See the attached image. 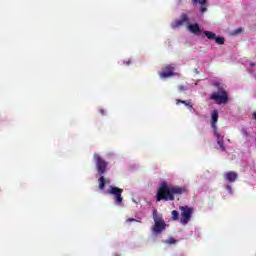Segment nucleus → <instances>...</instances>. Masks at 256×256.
I'll use <instances>...</instances> for the list:
<instances>
[{
    "label": "nucleus",
    "mask_w": 256,
    "mask_h": 256,
    "mask_svg": "<svg viewBox=\"0 0 256 256\" xmlns=\"http://www.w3.org/2000/svg\"><path fill=\"white\" fill-rule=\"evenodd\" d=\"M187 191V187L171 186L167 182H162L156 194V201H175V195H183Z\"/></svg>",
    "instance_id": "nucleus-1"
},
{
    "label": "nucleus",
    "mask_w": 256,
    "mask_h": 256,
    "mask_svg": "<svg viewBox=\"0 0 256 256\" xmlns=\"http://www.w3.org/2000/svg\"><path fill=\"white\" fill-rule=\"evenodd\" d=\"M94 160L96 162V169L98 171V174L101 176L98 179V188L100 191H103L105 189V185H109L111 181L107 180L103 175L107 172V161L103 159L99 154H94Z\"/></svg>",
    "instance_id": "nucleus-2"
},
{
    "label": "nucleus",
    "mask_w": 256,
    "mask_h": 256,
    "mask_svg": "<svg viewBox=\"0 0 256 256\" xmlns=\"http://www.w3.org/2000/svg\"><path fill=\"white\" fill-rule=\"evenodd\" d=\"M152 217L154 221V225L152 226V233H154L155 235H161V233H163V231H165V228L167 227V224L163 219V215L160 214L157 209H154L152 212Z\"/></svg>",
    "instance_id": "nucleus-3"
},
{
    "label": "nucleus",
    "mask_w": 256,
    "mask_h": 256,
    "mask_svg": "<svg viewBox=\"0 0 256 256\" xmlns=\"http://www.w3.org/2000/svg\"><path fill=\"white\" fill-rule=\"evenodd\" d=\"M179 209L181 211L180 223L182 225H187V223L191 221V217H193L194 209L189 206H180Z\"/></svg>",
    "instance_id": "nucleus-4"
},
{
    "label": "nucleus",
    "mask_w": 256,
    "mask_h": 256,
    "mask_svg": "<svg viewBox=\"0 0 256 256\" xmlns=\"http://www.w3.org/2000/svg\"><path fill=\"white\" fill-rule=\"evenodd\" d=\"M107 193H109V195H113L114 196V201L116 203V205H121L123 203V189L119 188L117 186H110Z\"/></svg>",
    "instance_id": "nucleus-5"
},
{
    "label": "nucleus",
    "mask_w": 256,
    "mask_h": 256,
    "mask_svg": "<svg viewBox=\"0 0 256 256\" xmlns=\"http://www.w3.org/2000/svg\"><path fill=\"white\" fill-rule=\"evenodd\" d=\"M210 99L212 101H215L217 105H225L229 102V94H227V91L223 90L220 94L219 93H213L210 95Z\"/></svg>",
    "instance_id": "nucleus-6"
},
{
    "label": "nucleus",
    "mask_w": 256,
    "mask_h": 256,
    "mask_svg": "<svg viewBox=\"0 0 256 256\" xmlns=\"http://www.w3.org/2000/svg\"><path fill=\"white\" fill-rule=\"evenodd\" d=\"M206 37L207 39H209L210 41H212L214 39L215 43H217V45H225V38L223 37H219L217 36L216 33H213L211 31H203L202 32Z\"/></svg>",
    "instance_id": "nucleus-7"
},
{
    "label": "nucleus",
    "mask_w": 256,
    "mask_h": 256,
    "mask_svg": "<svg viewBox=\"0 0 256 256\" xmlns=\"http://www.w3.org/2000/svg\"><path fill=\"white\" fill-rule=\"evenodd\" d=\"M173 71H175V67H173L171 65L165 66L163 71L159 74L160 78L161 79H168V77H173V75H175V73Z\"/></svg>",
    "instance_id": "nucleus-8"
},
{
    "label": "nucleus",
    "mask_w": 256,
    "mask_h": 256,
    "mask_svg": "<svg viewBox=\"0 0 256 256\" xmlns=\"http://www.w3.org/2000/svg\"><path fill=\"white\" fill-rule=\"evenodd\" d=\"M187 21H189V17L187 16V14H182L180 20H176L174 23H172V27L173 29H177V27H181V25L187 23Z\"/></svg>",
    "instance_id": "nucleus-9"
},
{
    "label": "nucleus",
    "mask_w": 256,
    "mask_h": 256,
    "mask_svg": "<svg viewBox=\"0 0 256 256\" xmlns=\"http://www.w3.org/2000/svg\"><path fill=\"white\" fill-rule=\"evenodd\" d=\"M226 181H229L230 183H235L239 177V174H237V172H234V171H230V172H227L225 175H224Z\"/></svg>",
    "instance_id": "nucleus-10"
},
{
    "label": "nucleus",
    "mask_w": 256,
    "mask_h": 256,
    "mask_svg": "<svg viewBox=\"0 0 256 256\" xmlns=\"http://www.w3.org/2000/svg\"><path fill=\"white\" fill-rule=\"evenodd\" d=\"M188 29L191 31V33H194V35H201V33H203V31L199 27V24H197V23L190 24L188 26Z\"/></svg>",
    "instance_id": "nucleus-11"
},
{
    "label": "nucleus",
    "mask_w": 256,
    "mask_h": 256,
    "mask_svg": "<svg viewBox=\"0 0 256 256\" xmlns=\"http://www.w3.org/2000/svg\"><path fill=\"white\" fill-rule=\"evenodd\" d=\"M217 121H219V112L217 110H214L211 113V125H212V127H217Z\"/></svg>",
    "instance_id": "nucleus-12"
},
{
    "label": "nucleus",
    "mask_w": 256,
    "mask_h": 256,
    "mask_svg": "<svg viewBox=\"0 0 256 256\" xmlns=\"http://www.w3.org/2000/svg\"><path fill=\"white\" fill-rule=\"evenodd\" d=\"M179 103H182V105H185L188 107V109H193L192 100H181V99H176V105H179Z\"/></svg>",
    "instance_id": "nucleus-13"
},
{
    "label": "nucleus",
    "mask_w": 256,
    "mask_h": 256,
    "mask_svg": "<svg viewBox=\"0 0 256 256\" xmlns=\"http://www.w3.org/2000/svg\"><path fill=\"white\" fill-rule=\"evenodd\" d=\"M193 3H199L201 5L200 11L201 13H205L207 11V6H205V3H207V0H192Z\"/></svg>",
    "instance_id": "nucleus-14"
},
{
    "label": "nucleus",
    "mask_w": 256,
    "mask_h": 256,
    "mask_svg": "<svg viewBox=\"0 0 256 256\" xmlns=\"http://www.w3.org/2000/svg\"><path fill=\"white\" fill-rule=\"evenodd\" d=\"M212 129H213V133H214L215 137H217V141H219V139H223L221 137V134H219V131H217V126L212 127Z\"/></svg>",
    "instance_id": "nucleus-15"
},
{
    "label": "nucleus",
    "mask_w": 256,
    "mask_h": 256,
    "mask_svg": "<svg viewBox=\"0 0 256 256\" xmlns=\"http://www.w3.org/2000/svg\"><path fill=\"white\" fill-rule=\"evenodd\" d=\"M217 143H218L221 151H225L226 150L225 143L223 142V139H218Z\"/></svg>",
    "instance_id": "nucleus-16"
},
{
    "label": "nucleus",
    "mask_w": 256,
    "mask_h": 256,
    "mask_svg": "<svg viewBox=\"0 0 256 256\" xmlns=\"http://www.w3.org/2000/svg\"><path fill=\"white\" fill-rule=\"evenodd\" d=\"M179 219V212L177 210L172 211V221H177Z\"/></svg>",
    "instance_id": "nucleus-17"
},
{
    "label": "nucleus",
    "mask_w": 256,
    "mask_h": 256,
    "mask_svg": "<svg viewBox=\"0 0 256 256\" xmlns=\"http://www.w3.org/2000/svg\"><path fill=\"white\" fill-rule=\"evenodd\" d=\"M188 89L189 88H187V86H184V85L178 86L179 93H185V91H187Z\"/></svg>",
    "instance_id": "nucleus-18"
},
{
    "label": "nucleus",
    "mask_w": 256,
    "mask_h": 256,
    "mask_svg": "<svg viewBox=\"0 0 256 256\" xmlns=\"http://www.w3.org/2000/svg\"><path fill=\"white\" fill-rule=\"evenodd\" d=\"M244 31L243 28H236L233 32L232 35H240V33H242Z\"/></svg>",
    "instance_id": "nucleus-19"
},
{
    "label": "nucleus",
    "mask_w": 256,
    "mask_h": 256,
    "mask_svg": "<svg viewBox=\"0 0 256 256\" xmlns=\"http://www.w3.org/2000/svg\"><path fill=\"white\" fill-rule=\"evenodd\" d=\"M165 243H167L168 245H175V243H177V240H175L174 238H170L168 240H165Z\"/></svg>",
    "instance_id": "nucleus-20"
},
{
    "label": "nucleus",
    "mask_w": 256,
    "mask_h": 256,
    "mask_svg": "<svg viewBox=\"0 0 256 256\" xmlns=\"http://www.w3.org/2000/svg\"><path fill=\"white\" fill-rule=\"evenodd\" d=\"M133 222H138L137 220H135V218H128L126 220V223H133Z\"/></svg>",
    "instance_id": "nucleus-21"
},
{
    "label": "nucleus",
    "mask_w": 256,
    "mask_h": 256,
    "mask_svg": "<svg viewBox=\"0 0 256 256\" xmlns=\"http://www.w3.org/2000/svg\"><path fill=\"white\" fill-rule=\"evenodd\" d=\"M226 189H227V191H229L230 194L233 193V188L231 187V185L228 184L226 186Z\"/></svg>",
    "instance_id": "nucleus-22"
},
{
    "label": "nucleus",
    "mask_w": 256,
    "mask_h": 256,
    "mask_svg": "<svg viewBox=\"0 0 256 256\" xmlns=\"http://www.w3.org/2000/svg\"><path fill=\"white\" fill-rule=\"evenodd\" d=\"M99 113L102 115H105V110L101 109V110H99Z\"/></svg>",
    "instance_id": "nucleus-23"
},
{
    "label": "nucleus",
    "mask_w": 256,
    "mask_h": 256,
    "mask_svg": "<svg viewBox=\"0 0 256 256\" xmlns=\"http://www.w3.org/2000/svg\"><path fill=\"white\" fill-rule=\"evenodd\" d=\"M253 119L256 121V111L252 114Z\"/></svg>",
    "instance_id": "nucleus-24"
},
{
    "label": "nucleus",
    "mask_w": 256,
    "mask_h": 256,
    "mask_svg": "<svg viewBox=\"0 0 256 256\" xmlns=\"http://www.w3.org/2000/svg\"><path fill=\"white\" fill-rule=\"evenodd\" d=\"M250 67H255V63H250Z\"/></svg>",
    "instance_id": "nucleus-25"
}]
</instances>
